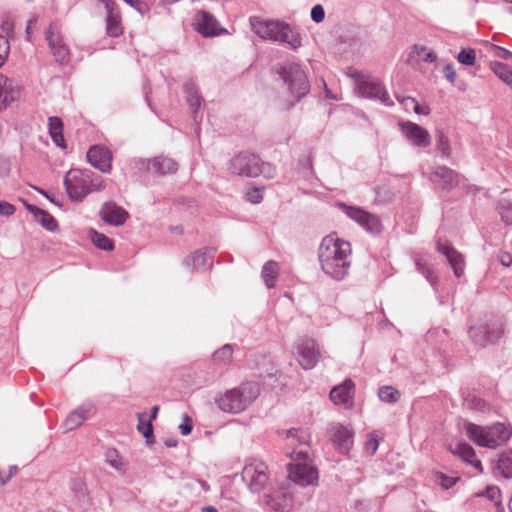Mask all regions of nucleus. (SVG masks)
Instances as JSON below:
<instances>
[{
    "label": "nucleus",
    "instance_id": "1",
    "mask_svg": "<svg viewBox=\"0 0 512 512\" xmlns=\"http://www.w3.org/2000/svg\"><path fill=\"white\" fill-rule=\"evenodd\" d=\"M318 259L325 275L335 281H343L348 277L351 268V244L339 238L336 233L329 234L319 245Z\"/></svg>",
    "mask_w": 512,
    "mask_h": 512
},
{
    "label": "nucleus",
    "instance_id": "2",
    "mask_svg": "<svg viewBox=\"0 0 512 512\" xmlns=\"http://www.w3.org/2000/svg\"><path fill=\"white\" fill-rule=\"evenodd\" d=\"M252 31L264 40H271L286 44L290 49L297 50L302 46V37L299 29L282 21L251 17Z\"/></svg>",
    "mask_w": 512,
    "mask_h": 512
},
{
    "label": "nucleus",
    "instance_id": "3",
    "mask_svg": "<svg viewBox=\"0 0 512 512\" xmlns=\"http://www.w3.org/2000/svg\"><path fill=\"white\" fill-rule=\"evenodd\" d=\"M259 391L257 383L245 382L216 398V403L224 412L239 413L245 410L258 397Z\"/></svg>",
    "mask_w": 512,
    "mask_h": 512
},
{
    "label": "nucleus",
    "instance_id": "4",
    "mask_svg": "<svg viewBox=\"0 0 512 512\" xmlns=\"http://www.w3.org/2000/svg\"><path fill=\"white\" fill-rule=\"evenodd\" d=\"M278 74L288 88L291 100L286 109H290L309 93L310 83L306 72L297 63H285L279 68Z\"/></svg>",
    "mask_w": 512,
    "mask_h": 512
},
{
    "label": "nucleus",
    "instance_id": "5",
    "mask_svg": "<svg viewBox=\"0 0 512 512\" xmlns=\"http://www.w3.org/2000/svg\"><path fill=\"white\" fill-rule=\"evenodd\" d=\"M464 427L470 440L488 448H496L499 444L508 441L512 435V430L500 422L487 427L467 422Z\"/></svg>",
    "mask_w": 512,
    "mask_h": 512
},
{
    "label": "nucleus",
    "instance_id": "6",
    "mask_svg": "<svg viewBox=\"0 0 512 512\" xmlns=\"http://www.w3.org/2000/svg\"><path fill=\"white\" fill-rule=\"evenodd\" d=\"M308 460L307 451L300 450L296 453V462L288 466V477L291 481L301 486L313 485L317 482V470Z\"/></svg>",
    "mask_w": 512,
    "mask_h": 512
},
{
    "label": "nucleus",
    "instance_id": "7",
    "mask_svg": "<svg viewBox=\"0 0 512 512\" xmlns=\"http://www.w3.org/2000/svg\"><path fill=\"white\" fill-rule=\"evenodd\" d=\"M349 75L355 79L356 89L362 97L378 99L386 106L393 105L387 91L377 78L363 75L358 71H353Z\"/></svg>",
    "mask_w": 512,
    "mask_h": 512
},
{
    "label": "nucleus",
    "instance_id": "8",
    "mask_svg": "<svg viewBox=\"0 0 512 512\" xmlns=\"http://www.w3.org/2000/svg\"><path fill=\"white\" fill-rule=\"evenodd\" d=\"M93 172L70 170L64 179V186L69 198L80 202L90 193V182Z\"/></svg>",
    "mask_w": 512,
    "mask_h": 512
},
{
    "label": "nucleus",
    "instance_id": "9",
    "mask_svg": "<svg viewBox=\"0 0 512 512\" xmlns=\"http://www.w3.org/2000/svg\"><path fill=\"white\" fill-rule=\"evenodd\" d=\"M242 479L252 493H260L269 482L267 465L262 462L245 465L242 471Z\"/></svg>",
    "mask_w": 512,
    "mask_h": 512
},
{
    "label": "nucleus",
    "instance_id": "10",
    "mask_svg": "<svg viewBox=\"0 0 512 512\" xmlns=\"http://www.w3.org/2000/svg\"><path fill=\"white\" fill-rule=\"evenodd\" d=\"M228 170L237 176L257 177L260 175L259 157L252 153L241 152L229 161Z\"/></svg>",
    "mask_w": 512,
    "mask_h": 512
},
{
    "label": "nucleus",
    "instance_id": "11",
    "mask_svg": "<svg viewBox=\"0 0 512 512\" xmlns=\"http://www.w3.org/2000/svg\"><path fill=\"white\" fill-rule=\"evenodd\" d=\"M297 360L305 370L312 369L320 358L316 342L311 338L300 339L295 346Z\"/></svg>",
    "mask_w": 512,
    "mask_h": 512
},
{
    "label": "nucleus",
    "instance_id": "12",
    "mask_svg": "<svg viewBox=\"0 0 512 512\" xmlns=\"http://www.w3.org/2000/svg\"><path fill=\"white\" fill-rule=\"evenodd\" d=\"M45 35L55 60L59 63L67 62L69 60L70 51L68 46L64 43L63 36L58 26L55 23H51Z\"/></svg>",
    "mask_w": 512,
    "mask_h": 512
},
{
    "label": "nucleus",
    "instance_id": "13",
    "mask_svg": "<svg viewBox=\"0 0 512 512\" xmlns=\"http://www.w3.org/2000/svg\"><path fill=\"white\" fill-rule=\"evenodd\" d=\"M194 29L204 37H214L226 33L217 19L210 13L200 10L193 20Z\"/></svg>",
    "mask_w": 512,
    "mask_h": 512
},
{
    "label": "nucleus",
    "instance_id": "14",
    "mask_svg": "<svg viewBox=\"0 0 512 512\" xmlns=\"http://www.w3.org/2000/svg\"><path fill=\"white\" fill-rule=\"evenodd\" d=\"M400 130L406 140L415 147L425 148L431 144V136L422 126L406 121L399 123Z\"/></svg>",
    "mask_w": 512,
    "mask_h": 512
},
{
    "label": "nucleus",
    "instance_id": "15",
    "mask_svg": "<svg viewBox=\"0 0 512 512\" xmlns=\"http://www.w3.org/2000/svg\"><path fill=\"white\" fill-rule=\"evenodd\" d=\"M294 498L289 489L281 488L264 497L267 509L274 512H290L293 508Z\"/></svg>",
    "mask_w": 512,
    "mask_h": 512
},
{
    "label": "nucleus",
    "instance_id": "16",
    "mask_svg": "<svg viewBox=\"0 0 512 512\" xmlns=\"http://www.w3.org/2000/svg\"><path fill=\"white\" fill-rule=\"evenodd\" d=\"M330 439L333 444L341 451L347 453L353 445L352 429L339 423H334L329 428Z\"/></svg>",
    "mask_w": 512,
    "mask_h": 512
},
{
    "label": "nucleus",
    "instance_id": "17",
    "mask_svg": "<svg viewBox=\"0 0 512 512\" xmlns=\"http://www.w3.org/2000/svg\"><path fill=\"white\" fill-rule=\"evenodd\" d=\"M88 162L103 173L110 172L112 153L104 146H92L87 152Z\"/></svg>",
    "mask_w": 512,
    "mask_h": 512
},
{
    "label": "nucleus",
    "instance_id": "18",
    "mask_svg": "<svg viewBox=\"0 0 512 512\" xmlns=\"http://www.w3.org/2000/svg\"><path fill=\"white\" fill-rule=\"evenodd\" d=\"M430 180L445 190L456 187L459 183V174L447 166H437L433 169Z\"/></svg>",
    "mask_w": 512,
    "mask_h": 512
},
{
    "label": "nucleus",
    "instance_id": "19",
    "mask_svg": "<svg viewBox=\"0 0 512 512\" xmlns=\"http://www.w3.org/2000/svg\"><path fill=\"white\" fill-rule=\"evenodd\" d=\"M99 215L104 222L113 226H121L129 218V213L114 202L104 203Z\"/></svg>",
    "mask_w": 512,
    "mask_h": 512
},
{
    "label": "nucleus",
    "instance_id": "20",
    "mask_svg": "<svg viewBox=\"0 0 512 512\" xmlns=\"http://www.w3.org/2000/svg\"><path fill=\"white\" fill-rule=\"evenodd\" d=\"M436 249L443 254L449 265L452 267L456 277H461L464 274L465 261L462 254H460L453 246L448 243L437 242Z\"/></svg>",
    "mask_w": 512,
    "mask_h": 512
},
{
    "label": "nucleus",
    "instance_id": "21",
    "mask_svg": "<svg viewBox=\"0 0 512 512\" xmlns=\"http://www.w3.org/2000/svg\"><path fill=\"white\" fill-rule=\"evenodd\" d=\"M214 252L215 250L212 248L196 251L184 260V265L191 271H201L210 268L213 265L212 258Z\"/></svg>",
    "mask_w": 512,
    "mask_h": 512
},
{
    "label": "nucleus",
    "instance_id": "22",
    "mask_svg": "<svg viewBox=\"0 0 512 512\" xmlns=\"http://www.w3.org/2000/svg\"><path fill=\"white\" fill-rule=\"evenodd\" d=\"M354 394V383L347 379L342 384L335 386L330 392V399L336 405L348 407L352 404Z\"/></svg>",
    "mask_w": 512,
    "mask_h": 512
},
{
    "label": "nucleus",
    "instance_id": "23",
    "mask_svg": "<svg viewBox=\"0 0 512 512\" xmlns=\"http://www.w3.org/2000/svg\"><path fill=\"white\" fill-rule=\"evenodd\" d=\"M92 411L91 405H82L78 409L72 411L64 421V428L66 431H72L82 425Z\"/></svg>",
    "mask_w": 512,
    "mask_h": 512
},
{
    "label": "nucleus",
    "instance_id": "24",
    "mask_svg": "<svg viewBox=\"0 0 512 512\" xmlns=\"http://www.w3.org/2000/svg\"><path fill=\"white\" fill-rule=\"evenodd\" d=\"M152 170L160 175L172 174L178 170V164L172 158L158 156L151 159Z\"/></svg>",
    "mask_w": 512,
    "mask_h": 512
},
{
    "label": "nucleus",
    "instance_id": "25",
    "mask_svg": "<svg viewBox=\"0 0 512 512\" xmlns=\"http://www.w3.org/2000/svg\"><path fill=\"white\" fill-rule=\"evenodd\" d=\"M49 134L53 142L61 148H65V139L63 136V122L58 117H49L48 119Z\"/></svg>",
    "mask_w": 512,
    "mask_h": 512
},
{
    "label": "nucleus",
    "instance_id": "26",
    "mask_svg": "<svg viewBox=\"0 0 512 512\" xmlns=\"http://www.w3.org/2000/svg\"><path fill=\"white\" fill-rule=\"evenodd\" d=\"M108 16L106 20V31L111 37H118L122 33L120 16L113 13V9L109 2L106 3Z\"/></svg>",
    "mask_w": 512,
    "mask_h": 512
},
{
    "label": "nucleus",
    "instance_id": "27",
    "mask_svg": "<svg viewBox=\"0 0 512 512\" xmlns=\"http://www.w3.org/2000/svg\"><path fill=\"white\" fill-rule=\"evenodd\" d=\"M14 100L12 81L0 74V110Z\"/></svg>",
    "mask_w": 512,
    "mask_h": 512
},
{
    "label": "nucleus",
    "instance_id": "28",
    "mask_svg": "<svg viewBox=\"0 0 512 512\" xmlns=\"http://www.w3.org/2000/svg\"><path fill=\"white\" fill-rule=\"evenodd\" d=\"M262 278L268 288L275 286V281L279 275L278 264L275 261H268L264 264L261 271Z\"/></svg>",
    "mask_w": 512,
    "mask_h": 512
},
{
    "label": "nucleus",
    "instance_id": "29",
    "mask_svg": "<svg viewBox=\"0 0 512 512\" xmlns=\"http://www.w3.org/2000/svg\"><path fill=\"white\" fill-rule=\"evenodd\" d=\"M355 221L371 233H378L380 231V220L374 214L363 210L362 215H359Z\"/></svg>",
    "mask_w": 512,
    "mask_h": 512
},
{
    "label": "nucleus",
    "instance_id": "30",
    "mask_svg": "<svg viewBox=\"0 0 512 512\" xmlns=\"http://www.w3.org/2000/svg\"><path fill=\"white\" fill-rule=\"evenodd\" d=\"M482 325L485 327V332L490 344L496 343L504 335L503 324L498 320L487 322Z\"/></svg>",
    "mask_w": 512,
    "mask_h": 512
},
{
    "label": "nucleus",
    "instance_id": "31",
    "mask_svg": "<svg viewBox=\"0 0 512 512\" xmlns=\"http://www.w3.org/2000/svg\"><path fill=\"white\" fill-rule=\"evenodd\" d=\"M490 67L504 83L512 87V68L499 61L491 62Z\"/></svg>",
    "mask_w": 512,
    "mask_h": 512
},
{
    "label": "nucleus",
    "instance_id": "32",
    "mask_svg": "<svg viewBox=\"0 0 512 512\" xmlns=\"http://www.w3.org/2000/svg\"><path fill=\"white\" fill-rule=\"evenodd\" d=\"M495 468L503 477L512 478V450L499 457Z\"/></svg>",
    "mask_w": 512,
    "mask_h": 512
},
{
    "label": "nucleus",
    "instance_id": "33",
    "mask_svg": "<svg viewBox=\"0 0 512 512\" xmlns=\"http://www.w3.org/2000/svg\"><path fill=\"white\" fill-rule=\"evenodd\" d=\"M183 88L187 103L193 112H196L197 109L201 106V98L197 94L194 83L186 82Z\"/></svg>",
    "mask_w": 512,
    "mask_h": 512
},
{
    "label": "nucleus",
    "instance_id": "34",
    "mask_svg": "<svg viewBox=\"0 0 512 512\" xmlns=\"http://www.w3.org/2000/svg\"><path fill=\"white\" fill-rule=\"evenodd\" d=\"M233 347L230 344H225L213 354V360L219 365H229L232 362Z\"/></svg>",
    "mask_w": 512,
    "mask_h": 512
},
{
    "label": "nucleus",
    "instance_id": "35",
    "mask_svg": "<svg viewBox=\"0 0 512 512\" xmlns=\"http://www.w3.org/2000/svg\"><path fill=\"white\" fill-rule=\"evenodd\" d=\"M105 462L119 472H125L126 470V463L116 449H108L105 452Z\"/></svg>",
    "mask_w": 512,
    "mask_h": 512
},
{
    "label": "nucleus",
    "instance_id": "36",
    "mask_svg": "<svg viewBox=\"0 0 512 512\" xmlns=\"http://www.w3.org/2000/svg\"><path fill=\"white\" fill-rule=\"evenodd\" d=\"M469 337L473 343L479 347H485L490 344L488 336L485 332V327H483L482 324L471 327L469 330Z\"/></svg>",
    "mask_w": 512,
    "mask_h": 512
},
{
    "label": "nucleus",
    "instance_id": "37",
    "mask_svg": "<svg viewBox=\"0 0 512 512\" xmlns=\"http://www.w3.org/2000/svg\"><path fill=\"white\" fill-rule=\"evenodd\" d=\"M90 238L93 244L101 250L111 251L114 249L113 241L102 233L91 230Z\"/></svg>",
    "mask_w": 512,
    "mask_h": 512
},
{
    "label": "nucleus",
    "instance_id": "38",
    "mask_svg": "<svg viewBox=\"0 0 512 512\" xmlns=\"http://www.w3.org/2000/svg\"><path fill=\"white\" fill-rule=\"evenodd\" d=\"M414 56L418 57L420 60L427 63H433L437 60V55L433 50L417 44L413 46L412 51L410 53V57Z\"/></svg>",
    "mask_w": 512,
    "mask_h": 512
},
{
    "label": "nucleus",
    "instance_id": "39",
    "mask_svg": "<svg viewBox=\"0 0 512 512\" xmlns=\"http://www.w3.org/2000/svg\"><path fill=\"white\" fill-rule=\"evenodd\" d=\"M401 393L392 386H382L378 389V397L385 403H396L400 399Z\"/></svg>",
    "mask_w": 512,
    "mask_h": 512
},
{
    "label": "nucleus",
    "instance_id": "40",
    "mask_svg": "<svg viewBox=\"0 0 512 512\" xmlns=\"http://www.w3.org/2000/svg\"><path fill=\"white\" fill-rule=\"evenodd\" d=\"M145 416V413H139L137 415V430L146 438L147 442L149 443L153 440V425L151 420H145Z\"/></svg>",
    "mask_w": 512,
    "mask_h": 512
},
{
    "label": "nucleus",
    "instance_id": "41",
    "mask_svg": "<svg viewBox=\"0 0 512 512\" xmlns=\"http://www.w3.org/2000/svg\"><path fill=\"white\" fill-rule=\"evenodd\" d=\"M451 452L467 463L475 457L474 449L467 443L456 444L454 448H451Z\"/></svg>",
    "mask_w": 512,
    "mask_h": 512
},
{
    "label": "nucleus",
    "instance_id": "42",
    "mask_svg": "<svg viewBox=\"0 0 512 512\" xmlns=\"http://www.w3.org/2000/svg\"><path fill=\"white\" fill-rule=\"evenodd\" d=\"M37 222L41 224V226L48 231L54 232L58 228V223L56 219L47 211L43 210L40 212L38 217L35 218Z\"/></svg>",
    "mask_w": 512,
    "mask_h": 512
},
{
    "label": "nucleus",
    "instance_id": "43",
    "mask_svg": "<svg viewBox=\"0 0 512 512\" xmlns=\"http://www.w3.org/2000/svg\"><path fill=\"white\" fill-rule=\"evenodd\" d=\"M437 148L440 150L442 156L448 158L451 156V147L448 137L443 131L436 132Z\"/></svg>",
    "mask_w": 512,
    "mask_h": 512
},
{
    "label": "nucleus",
    "instance_id": "44",
    "mask_svg": "<svg viewBox=\"0 0 512 512\" xmlns=\"http://www.w3.org/2000/svg\"><path fill=\"white\" fill-rule=\"evenodd\" d=\"M475 51L471 48H468V49H462L458 56H457V59L458 61L463 64V65H467V66H472L474 65L475 63Z\"/></svg>",
    "mask_w": 512,
    "mask_h": 512
},
{
    "label": "nucleus",
    "instance_id": "45",
    "mask_svg": "<svg viewBox=\"0 0 512 512\" xmlns=\"http://www.w3.org/2000/svg\"><path fill=\"white\" fill-rule=\"evenodd\" d=\"M287 438H292L301 444H305L308 443L310 436L305 431L293 428L287 431Z\"/></svg>",
    "mask_w": 512,
    "mask_h": 512
},
{
    "label": "nucleus",
    "instance_id": "46",
    "mask_svg": "<svg viewBox=\"0 0 512 512\" xmlns=\"http://www.w3.org/2000/svg\"><path fill=\"white\" fill-rule=\"evenodd\" d=\"M416 267L417 270L425 276L428 282L432 285L435 283L436 276L420 259H416Z\"/></svg>",
    "mask_w": 512,
    "mask_h": 512
},
{
    "label": "nucleus",
    "instance_id": "47",
    "mask_svg": "<svg viewBox=\"0 0 512 512\" xmlns=\"http://www.w3.org/2000/svg\"><path fill=\"white\" fill-rule=\"evenodd\" d=\"M259 170L260 175H263L265 178L271 179L276 175V168L270 163L263 162L259 158Z\"/></svg>",
    "mask_w": 512,
    "mask_h": 512
},
{
    "label": "nucleus",
    "instance_id": "48",
    "mask_svg": "<svg viewBox=\"0 0 512 512\" xmlns=\"http://www.w3.org/2000/svg\"><path fill=\"white\" fill-rule=\"evenodd\" d=\"M247 200L253 204H258L263 200V191L260 188L253 187L247 191Z\"/></svg>",
    "mask_w": 512,
    "mask_h": 512
},
{
    "label": "nucleus",
    "instance_id": "49",
    "mask_svg": "<svg viewBox=\"0 0 512 512\" xmlns=\"http://www.w3.org/2000/svg\"><path fill=\"white\" fill-rule=\"evenodd\" d=\"M9 50L10 47L7 38H5L3 35H0V67L6 61L9 54Z\"/></svg>",
    "mask_w": 512,
    "mask_h": 512
},
{
    "label": "nucleus",
    "instance_id": "50",
    "mask_svg": "<svg viewBox=\"0 0 512 512\" xmlns=\"http://www.w3.org/2000/svg\"><path fill=\"white\" fill-rule=\"evenodd\" d=\"M484 495L495 504H498L500 502L501 492L499 488L496 486L487 487Z\"/></svg>",
    "mask_w": 512,
    "mask_h": 512
},
{
    "label": "nucleus",
    "instance_id": "51",
    "mask_svg": "<svg viewBox=\"0 0 512 512\" xmlns=\"http://www.w3.org/2000/svg\"><path fill=\"white\" fill-rule=\"evenodd\" d=\"M132 168L137 171H148L152 169L151 160L134 159L131 161Z\"/></svg>",
    "mask_w": 512,
    "mask_h": 512
},
{
    "label": "nucleus",
    "instance_id": "52",
    "mask_svg": "<svg viewBox=\"0 0 512 512\" xmlns=\"http://www.w3.org/2000/svg\"><path fill=\"white\" fill-rule=\"evenodd\" d=\"M325 18V11L322 5L317 4L311 9V19L316 22L320 23Z\"/></svg>",
    "mask_w": 512,
    "mask_h": 512
},
{
    "label": "nucleus",
    "instance_id": "53",
    "mask_svg": "<svg viewBox=\"0 0 512 512\" xmlns=\"http://www.w3.org/2000/svg\"><path fill=\"white\" fill-rule=\"evenodd\" d=\"M179 429L181 434L184 436L189 435L192 432L193 424L188 415H184L183 423L179 425Z\"/></svg>",
    "mask_w": 512,
    "mask_h": 512
},
{
    "label": "nucleus",
    "instance_id": "54",
    "mask_svg": "<svg viewBox=\"0 0 512 512\" xmlns=\"http://www.w3.org/2000/svg\"><path fill=\"white\" fill-rule=\"evenodd\" d=\"M15 206L6 202L0 201V215L2 216H11L15 213Z\"/></svg>",
    "mask_w": 512,
    "mask_h": 512
},
{
    "label": "nucleus",
    "instance_id": "55",
    "mask_svg": "<svg viewBox=\"0 0 512 512\" xmlns=\"http://www.w3.org/2000/svg\"><path fill=\"white\" fill-rule=\"evenodd\" d=\"M402 103H411L412 109L417 114L427 115L429 113L427 110L422 109L420 107L419 103L414 98H411V97L404 98L402 100Z\"/></svg>",
    "mask_w": 512,
    "mask_h": 512
},
{
    "label": "nucleus",
    "instance_id": "56",
    "mask_svg": "<svg viewBox=\"0 0 512 512\" xmlns=\"http://www.w3.org/2000/svg\"><path fill=\"white\" fill-rule=\"evenodd\" d=\"M378 445H379L378 439L376 437H374L373 435H371L366 442V450L370 454H374L378 449Z\"/></svg>",
    "mask_w": 512,
    "mask_h": 512
},
{
    "label": "nucleus",
    "instance_id": "57",
    "mask_svg": "<svg viewBox=\"0 0 512 512\" xmlns=\"http://www.w3.org/2000/svg\"><path fill=\"white\" fill-rule=\"evenodd\" d=\"M345 207V212H346V215L348 217H350L351 219L353 220H356L357 217L360 215H362V209L360 208H357V207H351V206H346V205H343Z\"/></svg>",
    "mask_w": 512,
    "mask_h": 512
},
{
    "label": "nucleus",
    "instance_id": "58",
    "mask_svg": "<svg viewBox=\"0 0 512 512\" xmlns=\"http://www.w3.org/2000/svg\"><path fill=\"white\" fill-rule=\"evenodd\" d=\"M444 76L445 78L451 82L454 83L456 80V71L454 70L453 66L451 64H447L444 67Z\"/></svg>",
    "mask_w": 512,
    "mask_h": 512
},
{
    "label": "nucleus",
    "instance_id": "59",
    "mask_svg": "<svg viewBox=\"0 0 512 512\" xmlns=\"http://www.w3.org/2000/svg\"><path fill=\"white\" fill-rule=\"evenodd\" d=\"M499 262L505 267H509L512 264V256L509 253H501L499 255Z\"/></svg>",
    "mask_w": 512,
    "mask_h": 512
},
{
    "label": "nucleus",
    "instance_id": "60",
    "mask_svg": "<svg viewBox=\"0 0 512 512\" xmlns=\"http://www.w3.org/2000/svg\"><path fill=\"white\" fill-rule=\"evenodd\" d=\"M103 189H104V185H103L102 181L95 182V180L91 177L90 193L93 191H101Z\"/></svg>",
    "mask_w": 512,
    "mask_h": 512
},
{
    "label": "nucleus",
    "instance_id": "61",
    "mask_svg": "<svg viewBox=\"0 0 512 512\" xmlns=\"http://www.w3.org/2000/svg\"><path fill=\"white\" fill-rule=\"evenodd\" d=\"M497 56L502 59L508 60L512 58V53L507 49L498 47Z\"/></svg>",
    "mask_w": 512,
    "mask_h": 512
},
{
    "label": "nucleus",
    "instance_id": "62",
    "mask_svg": "<svg viewBox=\"0 0 512 512\" xmlns=\"http://www.w3.org/2000/svg\"><path fill=\"white\" fill-rule=\"evenodd\" d=\"M25 207L34 216V218L38 217L42 211V209L38 208L37 206L28 203L25 204Z\"/></svg>",
    "mask_w": 512,
    "mask_h": 512
},
{
    "label": "nucleus",
    "instance_id": "63",
    "mask_svg": "<svg viewBox=\"0 0 512 512\" xmlns=\"http://www.w3.org/2000/svg\"><path fill=\"white\" fill-rule=\"evenodd\" d=\"M470 465H472L475 469H477L478 472H482L483 471V467H482V464H481V461L479 459L476 458V456L468 462Z\"/></svg>",
    "mask_w": 512,
    "mask_h": 512
},
{
    "label": "nucleus",
    "instance_id": "64",
    "mask_svg": "<svg viewBox=\"0 0 512 512\" xmlns=\"http://www.w3.org/2000/svg\"><path fill=\"white\" fill-rule=\"evenodd\" d=\"M501 217L507 224L512 223V210L501 212Z\"/></svg>",
    "mask_w": 512,
    "mask_h": 512
}]
</instances>
